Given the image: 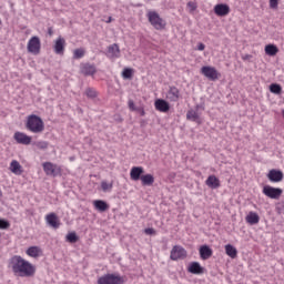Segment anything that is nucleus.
<instances>
[{
    "label": "nucleus",
    "mask_w": 284,
    "mask_h": 284,
    "mask_svg": "<svg viewBox=\"0 0 284 284\" xmlns=\"http://www.w3.org/2000/svg\"><path fill=\"white\" fill-rule=\"evenodd\" d=\"M55 54H63L65 52V39L59 37L53 45Z\"/></svg>",
    "instance_id": "obj_13"
},
{
    "label": "nucleus",
    "mask_w": 284,
    "mask_h": 284,
    "mask_svg": "<svg viewBox=\"0 0 284 284\" xmlns=\"http://www.w3.org/2000/svg\"><path fill=\"white\" fill-rule=\"evenodd\" d=\"M143 168L142 166H133L130 171V178L132 181H139L143 175Z\"/></svg>",
    "instance_id": "obj_17"
},
{
    "label": "nucleus",
    "mask_w": 284,
    "mask_h": 284,
    "mask_svg": "<svg viewBox=\"0 0 284 284\" xmlns=\"http://www.w3.org/2000/svg\"><path fill=\"white\" fill-rule=\"evenodd\" d=\"M93 205L99 212H105V210H108V203H105L103 200H95Z\"/></svg>",
    "instance_id": "obj_29"
},
{
    "label": "nucleus",
    "mask_w": 284,
    "mask_h": 284,
    "mask_svg": "<svg viewBox=\"0 0 284 284\" xmlns=\"http://www.w3.org/2000/svg\"><path fill=\"white\" fill-rule=\"evenodd\" d=\"M106 23H112V17H109Z\"/></svg>",
    "instance_id": "obj_44"
},
{
    "label": "nucleus",
    "mask_w": 284,
    "mask_h": 284,
    "mask_svg": "<svg viewBox=\"0 0 284 284\" xmlns=\"http://www.w3.org/2000/svg\"><path fill=\"white\" fill-rule=\"evenodd\" d=\"M42 168L47 176H59V174H61V168H59V165L53 164L51 162H44L42 164Z\"/></svg>",
    "instance_id": "obj_8"
},
{
    "label": "nucleus",
    "mask_w": 284,
    "mask_h": 284,
    "mask_svg": "<svg viewBox=\"0 0 284 284\" xmlns=\"http://www.w3.org/2000/svg\"><path fill=\"white\" fill-rule=\"evenodd\" d=\"M106 57L108 59H120L121 58V49L119 48V44L113 43L108 47L106 50Z\"/></svg>",
    "instance_id": "obj_11"
},
{
    "label": "nucleus",
    "mask_w": 284,
    "mask_h": 284,
    "mask_svg": "<svg viewBox=\"0 0 284 284\" xmlns=\"http://www.w3.org/2000/svg\"><path fill=\"white\" fill-rule=\"evenodd\" d=\"M224 250L225 253L230 256V258H236V256H239V251L232 244H226L224 246Z\"/></svg>",
    "instance_id": "obj_24"
},
{
    "label": "nucleus",
    "mask_w": 284,
    "mask_h": 284,
    "mask_svg": "<svg viewBox=\"0 0 284 284\" xmlns=\"http://www.w3.org/2000/svg\"><path fill=\"white\" fill-rule=\"evenodd\" d=\"M3 196V193L1 192V189H0V199Z\"/></svg>",
    "instance_id": "obj_45"
},
{
    "label": "nucleus",
    "mask_w": 284,
    "mask_h": 284,
    "mask_svg": "<svg viewBox=\"0 0 284 284\" xmlns=\"http://www.w3.org/2000/svg\"><path fill=\"white\" fill-rule=\"evenodd\" d=\"M27 50L31 54H39L41 52V39L37 36L32 37L27 44Z\"/></svg>",
    "instance_id": "obj_7"
},
{
    "label": "nucleus",
    "mask_w": 284,
    "mask_h": 284,
    "mask_svg": "<svg viewBox=\"0 0 284 284\" xmlns=\"http://www.w3.org/2000/svg\"><path fill=\"white\" fill-rule=\"evenodd\" d=\"M146 17L149 19V23H151L155 30H163L165 28V20H163L156 11H149Z\"/></svg>",
    "instance_id": "obj_3"
},
{
    "label": "nucleus",
    "mask_w": 284,
    "mask_h": 284,
    "mask_svg": "<svg viewBox=\"0 0 284 284\" xmlns=\"http://www.w3.org/2000/svg\"><path fill=\"white\" fill-rule=\"evenodd\" d=\"M200 256L202 261H207V258L212 256V248H210L207 245H202L200 247Z\"/></svg>",
    "instance_id": "obj_22"
},
{
    "label": "nucleus",
    "mask_w": 284,
    "mask_h": 284,
    "mask_svg": "<svg viewBox=\"0 0 284 284\" xmlns=\"http://www.w3.org/2000/svg\"><path fill=\"white\" fill-rule=\"evenodd\" d=\"M179 97H181L179 89L175 87H171L166 93V99H169V101L175 102V101H179Z\"/></svg>",
    "instance_id": "obj_21"
},
{
    "label": "nucleus",
    "mask_w": 284,
    "mask_h": 284,
    "mask_svg": "<svg viewBox=\"0 0 284 284\" xmlns=\"http://www.w3.org/2000/svg\"><path fill=\"white\" fill-rule=\"evenodd\" d=\"M10 227V222L3 219H0V230H8Z\"/></svg>",
    "instance_id": "obj_35"
},
{
    "label": "nucleus",
    "mask_w": 284,
    "mask_h": 284,
    "mask_svg": "<svg viewBox=\"0 0 284 284\" xmlns=\"http://www.w3.org/2000/svg\"><path fill=\"white\" fill-rule=\"evenodd\" d=\"M67 241H68L69 243H77V233H69V234L67 235Z\"/></svg>",
    "instance_id": "obj_36"
},
{
    "label": "nucleus",
    "mask_w": 284,
    "mask_h": 284,
    "mask_svg": "<svg viewBox=\"0 0 284 284\" xmlns=\"http://www.w3.org/2000/svg\"><path fill=\"white\" fill-rule=\"evenodd\" d=\"M144 232L145 234L151 235V234H154V229H145Z\"/></svg>",
    "instance_id": "obj_43"
},
{
    "label": "nucleus",
    "mask_w": 284,
    "mask_h": 284,
    "mask_svg": "<svg viewBox=\"0 0 284 284\" xmlns=\"http://www.w3.org/2000/svg\"><path fill=\"white\" fill-rule=\"evenodd\" d=\"M207 187H211L212 190H216L217 187H221V181L217 179L216 175H210L205 181Z\"/></svg>",
    "instance_id": "obj_18"
},
{
    "label": "nucleus",
    "mask_w": 284,
    "mask_h": 284,
    "mask_svg": "<svg viewBox=\"0 0 284 284\" xmlns=\"http://www.w3.org/2000/svg\"><path fill=\"white\" fill-rule=\"evenodd\" d=\"M10 265L13 274L21 278H30L37 274V267L20 255L11 257Z\"/></svg>",
    "instance_id": "obj_1"
},
{
    "label": "nucleus",
    "mask_w": 284,
    "mask_h": 284,
    "mask_svg": "<svg viewBox=\"0 0 284 284\" xmlns=\"http://www.w3.org/2000/svg\"><path fill=\"white\" fill-rule=\"evenodd\" d=\"M123 79H132V69H124L122 72Z\"/></svg>",
    "instance_id": "obj_34"
},
{
    "label": "nucleus",
    "mask_w": 284,
    "mask_h": 284,
    "mask_svg": "<svg viewBox=\"0 0 284 284\" xmlns=\"http://www.w3.org/2000/svg\"><path fill=\"white\" fill-rule=\"evenodd\" d=\"M47 225L50 227H53V230H59L61 226V222L59 221V216H57L54 213H50L45 216Z\"/></svg>",
    "instance_id": "obj_12"
},
{
    "label": "nucleus",
    "mask_w": 284,
    "mask_h": 284,
    "mask_svg": "<svg viewBox=\"0 0 284 284\" xmlns=\"http://www.w3.org/2000/svg\"><path fill=\"white\" fill-rule=\"evenodd\" d=\"M37 148H39V150H45L48 148V142H38Z\"/></svg>",
    "instance_id": "obj_39"
},
{
    "label": "nucleus",
    "mask_w": 284,
    "mask_h": 284,
    "mask_svg": "<svg viewBox=\"0 0 284 284\" xmlns=\"http://www.w3.org/2000/svg\"><path fill=\"white\" fill-rule=\"evenodd\" d=\"M263 194L265 196H267L268 199L277 200V199H281V194H283V190L277 189V187H273V186H270V185H265L263 187Z\"/></svg>",
    "instance_id": "obj_9"
},
{
    "label": "nucleus",
    "mask_w": 284,
    "mask_h": 284,
    "mask_svg": "<svg viewBox=\"0 0 284 284\" xmlns=\"http://www.w3.org/2000/svg\"><path fill=\"white\" fill-rule=\"evenodd\" d=\"M155 110L159 112H169L170 111V103L163 99L155 100Z\"/></svg>",
    "instance_id": "obj_16"
},
{
    "label": "nucleus",
    "mask_w": 284,
    "mask_h": 284,
    "mask_svg": "<svg viewBox=\"0 0 284 284\" xmlns=\"http://www.w3.org/2000/svg\"><path fill=\"white\" fill-rule=\"evenodd\" d=\"M201 74L209 79V81H216L221 77L216 68L210 65L202 67Z\"/></svg>",
    "instance_id": "obj_5"
},
{
    "label": "nucleus",
    "mask_w": 284,
    "mask_h": 284,
    "mask_svg": "<svg viewBox=\"0 0 284 284\" xmlns=\"http://www.w3.org/2000/svg\"><path fill=\"white\" fill-rule=\"evenodd\" d=\"M82 72H83V74H87L90 77V75L94 74V72H97V68H94V65H92V64H84L82 67Z\"/></svg>",
    "instance_id": "obj_30"
},
{
    "label": "nucleus",
    "mask_w": 284,
    "mask_h": 284,
    "mask_svg": "<svg viewBox=\"0 0 284 284\" xmlns=\"http://www.w3.org/2000/svg\"><path fill=\"white\" fill-rule=\"evenodd\" d=\"M201 105H196V109H192V110H189L187 113H186V119L189 121H197L199 119H201V113H199V110H201Z\"/></svg>",
    "instance_id": "obj_19"
},
{
    "label": "nucleus",
    "mask_w": 284,
    "mask_h": 284,
    "mask_svg": "<svg viewBox=\"0 0 284 284\" xmlns=\"http://www.w3.org/2000/svg\"><path fill=\"white\" fill-rule=\"evenodd\" d=\"M270 8L276 10L278 8V0H270Z\"/></svg>",
    "instance_id": "obj_38"
},
{
    "label": "nucleus",
    "mask_w": 284,
    "mask_h": 284,
    "mask_svg": "<svg viewBox=\"0 0 284 284\" xmlns=\"http://www.w3.org/2000/svg\"><path fill=\"white\" fill-rule=\"evenodd\" d=\"M0 26H1V20H0Z\"/></svg>",
    "instance_id": "obj_47"
},
{
    "label": "nucleus",
    "mask_w": 284,
    "mask_h": 284,
    "mask_svg": "<svg viewBox=\"0 0 284 284\" xmlns=\"http://www.w3.org/2000/svg\"><path fill=\"white\" fill-rule=\"evenodd\" d=\"M26 254H28L31 258H39V256L42 254V251L39 246H31L27 250Z\"/></svg>",
    "instance_id": "obj_23"
},
{
    "label": "nucleus",
    "mask_w": 284,
    "mask_h": 284,
    "mask_svg": "<svg viewBox=\"0 0 284 284\" xmlns=\"http://www.w3.org/2000/svg\"><path fill=\"white\" fill-rule=\"evenodd\" d=\"M123 277L116 274H105L98 278V284H122Z\"/></svg>",
    "instance_id": "obj_4"
},
{
    "label": "nucleus",
    "mask_w": 284,
    "mask_h": 284,
    "mask_svg": "<svg viewBox=\"0 0 284 284\" xmlns=\"http://www.w3.org/2000/svg\"><path fill=\"white\" fill-rule=\"evenodd\" d=\"M187 8L191 10V12H194L196 10V3L194 2H187Z\"/></svg>",
    "instance_id": "obj_41"
},
{
    "label": "nucleus",
    "mask_w": 284,
    "mask_h": 284,
    "mask_svg": "<svg viewBox=\"0 0 284 284\" xmlns=\"http://www.w3.org/2000/svg\"><path fill=\"white\" fill-rule=\"evenodd\" d=\"M189 272L191 274H203V267L199 262H193L189 265Z\"/></svg>",
    "instance_id": "obj_25"
},
{
    "label": "nucleus",
    "mask_w": 284,
    "mask_h": 284,
    "mask_svg": "<svg viewBox=\"0 0 284 284\" xmlns=\"http://www.w3.org/2000/svg\"><path fill=\"white\" fill-rule=\"evenodd\" d=\"M267 179L272 182V183H281V181H283V173L278 170H271L267 174Z\"/></svg>",
    "instance_id": "obj_14"
},
{
    "label": "nucleus",
    "mask_w": 284,
    "mask_h": 284,
    "mask_svg": "<svg viewBox=\"0 0 284 284\" xmlns=\"http://www.w3.org/2000/svg\"><path fill=\"white\" fill-rule=\"evenodd\" d=\"M270 90L273 94H281V92H283V88H281V84L276 83L271 84Z\"/></svg>",
    "instance_id": "obj_32"
},
{
    "label": "nucleus",
    "mask_w": 284,
    "mask_h": 284,
    "mask_svg": "<svg viewBox=\"0 0 284 284\" xmlns=\"http://www.w3.org/2000/svg\"><path fill=\"white\" fill-rule=\"evenodd\" d=\"M145 114V111H142V115Z\"/></svg>",
    "instance_id": "obj_46"
},
{
    "label": "nucleus",
    "mask_w": 284,
    "mask_h": 284,
    "mask_svg": "<svg viewBox=\"0 0 284 284\" xmlns=\"http://www.w3.org/2000/svg\"><path fill=\"white\" fill-rule=\"evenodd\" d=\"M258 221H261V217L256 214V212H250L246 215V222L250 225H256V224H258Z\"/></svg>",
    "instance_id": "obj_26"
},
{
    "label": "nucleus",
    "mask_w": 284,
    "mask_h": 284,
    "mask_svg": "<svg viewBox=\"0 0 284 284\" xmlns=\"http://www.w3.org/2000/svg\"><path fill=\"white\" fill-rule=\"evenodd\" d=\"M197 50L200 51V52H203V50H205V44H203V43H199L197 44Z\"/></svg>",
    "instance_id": "obj_42"
},
{
    "label": "nucleus",
    "mask_w": 284,
    "mask_h": 284,
    "mask_svg": "<svg viewBox=\"0 0 284 284\" xmlns=\"http://www.w3.org/2000/svg\"><path fill=\"white\" fill-rule=\"evenodd\" d=\"M85 57V49H75L73 51V59H83Z\"/></svg>",
    "instance_id": "obj_31"
},
{
    "label": "nucleus",
    "mask_w": 284,
    "mask_h": 284,
    "mask_svg": "<svg viewBox=\"0 0 284 284\" xmlns=\"http://www.w3.org/2000/svg\"><path fill=\"white\" fill-rule=\"evenodd\" d=\"M10 172L12 174H16L17 176H21L23 174V166L19 163L17 160H12L9 168Z\"/></svg>",
    "instance_id": "obj_15"
},
{
    "label": "nucleus",
    "mask_w": 284,
    "mask_h": 284,
    "mask_svg": "<svg viewBox=\"0 0 284 284\" xmlns=\"http://www.w3.org/2000/svg\"><path fill=\"white\" fill-rule=\"evenodd\" d=\"M85 94L87 97H89V99H94V97H97V91L92 89H87Z\"/></svg>",
    "instance_id": "obj_37"
},
{
    "label": "nucleus",
    "mask_w": 284,
    "mask_h": 284,
    "mask_svg": "<svg viewBox=\"0 0 284 284\" xmlns=\"http://www.w3.org/2000/svg\"><path fill=\"white\" fill-rule=\"evenodd\" d=\"M129 109L132 111V112H136V105H134V101L132 100H129Z\"/></svg>",
    "instance_id": "obj_40"
},
{
    "label": "nucleus",
    "mask_w": 284,
    "mask_h": 284,
    "mask_svg": "<svg viewBox=\"0 0 284 284\" xmlns=\"http://www.w3.org/2000/svg\"><path fill=\"white\" fill-rule=\"evenodd\" d=\"M214 12L217 17H225L226 14H230V7H227V4H216Z\"/></svg>",
    "instance_id": "obj_20"
},
{
    "label": "nucleus",
    "mask_w": 284,
    "mask_h": 284,
    "mask_svg": "<svg viewBox=\"0 0 284 284\" xmlns=\"http://www.w3.org/2000/svg\"><path fill=\"white\" fill-rule=\"evenodd\" d=\"M140 181L142 182V185H153L154 184V175L152 174H145L140 178Z\"/></svg>",
    "instance_id": "obj_28"
},
{
    "label": "nucleus",
    "mask_w": 284,
    "mask_h": 284,
    "mask_svg": "<svg viewBox=\"0 0 284 284\" xmlns=\"http://www.w3.org/2000/svg\"><path fill=\"white\" fill-rule=\"evenodd\" d=\"M43 120L38 115H30L27 121V129L33 134H39L44 130Z\"/></svg>",
    "instance_id": "obj_2"
},
{
    "label": "nucleus",
    "mask_w": 284,
    "mask_h": 284,
    "mask_svg": "<svg viewBox=\"0 0 284 284\" xmlns=\"http://www.w3.org/2000/svg\"><path fill=\"white\" fill-rule=\"evenodd\" d=\"M170 258L171 261H183V258H187V251L181 245H175L171 250Z\"/></svg>",
    "instance_id": "obj_6"
},
{
    "label": "nucleus",
    "mask_w": 284,
    "mask_h": 284,
    "mask_svg": "<svg viewBox=\"0 0 284 284\" xmlns=\"http://www.w3.org/2000/svg\"><path fill=\"white\" fill-rule=\"evenodd\" d=\"M265 54L268 57H276V54H278V47L274 44H267L265 47Z\"/></svg>",
    "instance_id": "obj_27"
},
{
    "label": "nucleus",
    "mask_w": 284,
    "mask_h": 284,
    "mask_svg": "<svg viewBox=\"0 0 284 284\" xmlns=\"http://www.w3.org/2000/svg\"><path fill=\"white\" fill-rule=\"evenodd\" d=\"M13 139L20 145H30L32 143V138L23 132H16Z\"/></svg>",
    "instance_id": "obj_10"
},
{
    "label": "nucleus",
    "mask_w": 284,
    "mask_h": 284,
    "mask_svg": "<svg viewBox=\"0 0 284 284\" xmlns=\"http://www.w3.org/2000/svg\"><path fill=\"white\" fill-rule=\"evenodd\" d=\"M101 187L103 192H110V190H112V183H108L106 181H103L101 183Z\"/></svg>",
    "instance_id": "obj_33"
}]
</instances>
